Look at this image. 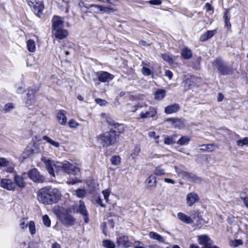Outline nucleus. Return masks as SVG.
Masks as SVG:
<instances>
[{"label": "nucleus", "instance_id": "1", "mask_svg": "<svg viewBox=\"0 0 248 248\" xmlns=\"http://www.w3.org/2000/svg\"><path fill=\"white\" fill-rule=\"evenodd\" d=\"M42 161L45 164L48 173L52 176H55V171L56 173L63 171L73 175H76L80 171V169L77 166V164H72L67 161L54 163L53 161L46 157H43Z\"/></svg>", "mask_w": 248, "mask_h": 248}, {"label": "nucleus", "instance_id": "2", "mask_svg": "<svg viewBox=\"0 0 248 248\" xmlns=\"http://www.w3.org/2000/svg\"><path fill=\"white\" fill-rule=\"evenodd\" d=\"M62 197L61 191L56 188L46 186L40 189L38 192V201L45 205H52L58 202Z\"/></svg>", "mask_w": 248, "mask_h": 248}, {"label": "nucleus", "instance_id": "3", "mask_svg": "<svg viewBox=\"0 0 248 248\" xmlns=\"http://www.w3.org/2000/svg\"><path fill=\"white\" fill-rule=\"evenodd\" d=\"M116 132L115 130L104 132L99 135L98 140L103 146H109L117 140L118 135L117 136Z\"/></svg>", "mask_w": 248, "mask_h": 248}, {"label": "nucleus", "instance_id": "4", "mask_svg": "<svg viewBox=\"0 0 248 248\" xmlns=\"http://www.w3.org/2000/svg\"><path fill=\"white\" fill-rule=\"evenodd\" d=\"M213 66L215 67L219 73L223 75H228L232 73V68L227 64L220 58H217L213 62Z\"/></svg>", "mask_w": 248, "mask_h": 248}, {"label": "nucleus", "instance_id": "5", "mask_svg": "<svg viewBox=\"0 0 248 248\" xmlns=\"http://www.w3.org/2000/svg\"><path fill=\"white\" fill-rule=\"evenodd\" d=\"M60 219L66 227L72 226L76 223V219L67 211L60 215Z\"/></svg>", "mask_w": 248, "mask_h": 248}, {"label": "nucleus", "instance_id": "6", "mask_svg": "<svg viewBox=\"0 0 248 248\" xmlns=\"http://www.w3.org/2000/svg\"><path fill=\"white\" fill-rule=\"evenodd\" d=\"M89 9L95 13H98L100 12L103 13L114 12L116 11V9L111 6L104 7L95 4L90 5L89 6Z\"/></svg>", "mask_w": 248, "mask_h": 248}, {"label": "nucleus", "instance_id": "7", "mask_svg": "<svg viewBox=\"0 0 248 248\" xmlns=\"http://www.w3.org/2000/svg\"><path fill=\"white\" fill-rule=\"evenodd\" d=\"M38 89L36 87H30L28 89L27 93V99L26 101V105L27 106H30L35 103V94L37 93Z\"/></svg>", "mask_w": 248, "mask_h": 248}, {"label": "nucleus", "instance_id": "8", "mask_svg": "<svg viewBox=\"0 0 248 248\" xmlns=\"http://www.w3.org/2000/svg\"><path fill=\"white\" fill-rule=\"evenodd\" d=\"M28 175L29 177L34 182L42 183L44 181V177L41 175L37 169L35 168L30 170Z\"/></svg>", "mask_w": 248, "mask_h": 248}, {"label": "nucleus", "instance_id": "9", "mask_svg": "<svg viewBox=\"0 0 248 248\" xmlns=\"http://www.w3.org/2000/svg\"><path fill=\"white\" fill-rule=\"evenodd\" d=\"M133 243L131 242L128 236L123 235L117 238L116 244L120 248H128L132 246Z\"/></svg>", "mask_w": 248, "mask_h": 248}, {"label": "nucleus", "instance_id": "10", "mask_svg": "<svg viewBox=\"0 0 248 248\" xmlns=\"http://www.w3.org/2000/svg\"><path fill=\"white\" fill-rule=\"evenodd\" d=\"M77 212L80 213L81 215L83 216L85 223H88L89 221L88 217L89 214L86 209V207L84 202L81 201H80L79 202V205L78 209H77Z\"/></svg>", "mask_w": 248, "mask_h": 248}, {"label": "nucleus", "instance_id": "11", "mask_svg": "<svg viewBox=\"0 0 248 248\" xmlns=\"http://www.w3.org/2000/svg\"><path fill=\"white\" fill-rule=\"evenodd\" d=\"M52 31L60 30L64 27L62 18L58 16H54L52 18Z\"/></svg>", "mask_w": 248, "mask_h": 248}, {"label": "nucleus", "instance_id": "12", "mask_svg": "<svg viewBox=\"0 0 248 248\" xmlns=\"http://www.w3.org/2000/svg\"><path fill=\"white\" fill-rule=\"evenodd\" d=\"M199 200V197L197 193L192 192L188 193L186 198V203L189 206H191Z\"/></svg>", "mask_w": 248, "mask_h": 248}, {"label": "nucleus", "instance_id": "13", "mask_svg": "<svg viewBox=\"0 0 248 248\" xmlns=\"http://www.w3.org/2000/svg\"><path fill=\"white\" fill-rule=\"evenodd\" d=\"M198 240L200 244L203 245L204 246L207 247V248L213 245V241L208 235L205 234L199 236Z\"/></svg>", "mask_w": 248, "mask_h": 248}, {"label": "nucleus", "instance_id": "14", "mask_svg": "<svg viewBox=\"0 0 248 248\" xmlns=\"http://www.w3.org/2000/svg\"><path fill=\"white\" fill-rule=\"evenodd\" d=\"M167 121L171 122L173 126L175 128L181 129L185 126V120L183 119L170 118Z\"/></svg>", "mask_w": 248, "mask_h": 248}, {"label": "nucleus", "instance_id": "15", "mask_svg": "<svg viewBox=\"0 0 248 248\" xmlns=\"http://www.w3.org/2000/svg\"><path fill=\"white\" fill-rule=\"evenodd\" d=\"M0 184L2 187L8 190H13L15 188L14 183L10 179H3L1 181Z\"/></svg>", "mask_w": 248, "mask_h": 248}, {"label": "nucleus", "instance_id": "16", "mask_svg": "<svg viewBox=\"0 0 248 248\" xmlns=\"http://www.w3.org/2000/svg\"><path fill=\"white\" fill-rule=\"evenodd\" d=\"M156 110L153 107H150L148 111L145 112H142L140 113V116L141 119L148 118L154 117L156 114Z\"/></svg>", "mask_w": 248, "mask_h": 248}, {"label": "nucleus", "instance_id": "17", "mask_svg": "<svg viewBox=\"0 0 248 248\" xmlns=\"http://www.w3.org/2000/svg\"><path fill=\"white\" fill-rule=\"evenodd\" d=\"M52 32L55 38L60 40L65 38L68 34L67 31L64 29L63 28L60 30L52 31Z\"/></svg>", "mask_w": 248, "mask_h": 248}, {"label": "nucleus", "instance_id": "18", "mask_svg": "<svg viewBox=\"0 0 248 248\" xmlns=\"http://www.w3.org/2000/svg\"><path fill=\"white\" fill-rule=\"evenodd\" d=\"M145 184L147 188H154L156 185V178L154 175H151L146 181Z\"/></svg>", "mask_w": 248, "mask_h": 248}, {"label": "nucleus", "instance_id": "19", "mask_svg": "<svg viewBox=\"0 0 248 248\" xmlns=\"http://www.w3.org/2000/svg\"><path fill=\"white\" fill-rule=\"evenodd\" d=\"M184 176L187 180L191 182L199 183L202 180L201 178L197 176L195 174L190 172H185Z\"/></svg>", "mask_w": 248, "mask_h": 248}, {"label": "nucleus", "instance_id": "20", "mask_svg": "<svg viewBox=\"0 0 248 248\" xmlns=\"http://www.w3.org/2000/svg\"><path fill=\"white\" fill-rule=\"evenodd\" d=\"M195 78L194 77H190V78H187L183 82V84L185 90L187 91L192 88L194 86V81Z\"/></svg>", "mask_w": 248, "mask_h": 248}, {"label": "nucleus", "instance_id": "21", "mask_svg": "<svg viewBox=\"0 0 248 248\" xmlns=\"http://www.w3.org/2000/svg\"><path fill=\"white\" fill-rule=\"evenodd\" d=\"M113 78V76L107 72H102L98 76V79L102 82H107Z\"/></svg>", "mask_w": 248, "mask_h": 248}, {"label": "nucleus", "instance_id": "22", "mask_svg": "<svg viewBox=\"0 0 248 248\" xmlns=\"http://www.w3.org/2000/svg\"><path fill=\"white\" fill-rule=\"evenodd\" d=\"M180 109V106L178 104H173L167 106L165 108V112L167 114H171L176 112Z\"/></svg>", "mask_w": 248, "mask_h": 248}, {"label": "nucleus", "instance_id": "23", "mask_svg": "<svg viewBox=\"0 0 248 248\" xmlns=\"http://www.w3.org/2000/svg\"><path fill=\"white\" fill-rule=\"evenodd\" d=\"M44 9V6L41 3L35 2V5H34L33 8V11L34 14L38 17H41L42 15V11Z\"/></svg>", "mask_w": 248, "mask_h": 248}, {"label": "nucleus", "instance_id": "24", "mask_svg": "<svg viewBox=\"0 0 248 248\" xmlns=\"http://www.w3.org/2000/svg\"><path fill=\"white\" fill-rule=\"evenodd\" d=\"M14 181L16 185L20 188H24L26 186V183L22 176L15 175L14 177Z\"/></svg>", "mask_w": 248, "mask_h": 248}, {"label": "nucleus", "instance_id": "25", "mask_svg": "<svg viewBox=\"0 0 248 248\" xmlns=\"http://www.w3.org/2000/svg\"><path fill=\"white\" fill-rule=\"evenodd\" d=\"M215 32L216 30L207 31L204 34L201 36L200 38V40L201 41H205L208 40L209 39L211 38L214 36Z\"/></svg>", "mask_w": 248, "mask_h": 248}, {"label": "nucleus", "instance_id": "26", "mask_svg": "<svg viewBox=\"0 0 248 248\" xmlns=\"http://www.w3.org/2000/svg\"><path fill=\"white\" fill-rule=\"evenodd\" d=\"M57 117L59 123L62 125H65L67 122V118L63 113V111L60 110L57 113Z\"/></svg>", "mask_w": 248, "mask_h": 248}, {"label": "nucleus", "instance_id": "27", "mask_svg": "<svg viewBox=\"0 0 248 248\" xmlns=\"http://www.w3.org/2000/svg\"><path fill=\"white\" fill-rule=\"evenodd\" d=\"M177 216L179 219L186 223L188 224L192 222V218L183 213H179Z\"/></svg>", "mask_w": 248, "mask_h": 248}, {"label": "nucleus", "instance_id": "28", "mask_svg": "<svg viewBox=\"0 0 248 248\" xmlns=\"http://www.w3.org/2000/svg\"><path fill=\"white\" fill-rule=\"evenodd\" d=\"M107 121L109 124L114 126L115 128L116 129L118 128V130L119 133H122L124 131V128L122 124L115 123V122L110 118H108Z\"/></svg>", "mask_w": 248, "mask_h": 248}, {"label": "nucleus", "instance_id": "29", "mask_svg": "<svg viewBox=\"0 0 248 248\" xmlns=\"http://www.w3.org/2000/svg\"><path fill=\"white\" fill-rule=\"evenodd\" d=\"M166 95V91L163 89H158L155 93V98L156 100H162Z\"/></svg>", "mask_w": 248, "mask_h": 248}, {"label": "nucleus", "instance_id": "30", "mask_svg": "<svg viewBox=\"0 0 248 248\" xmlns=\"http://www.w3.org/2000/svg\"><path fill=\"white\" fill-rule=\"evenodd\" d=\"M27 49L31 52H34L36 50V45L34 40L29 39L27 42Z\"/></svg>", "mask_w": 248, "mask_h": 248}, {"label": "nucleus", "instance_id": "31", "mask_svg": "<svg viewBox=\"0 0 248 248\" xmlns=\"http://www.w3.org/2000/svg\"><path fill=\"white\" fill-rule=\"evenodd\" d=\"M149 236L151 238L156 240L159 242H164V239L163 237L155 232H150L149 233Z\"/></svg>", "mask_w": 248, "mask_h": 248}, {"label": "nucleus", "instance_id": "32", "mask_svg": "<svg viewBox=\"0 0 248 248\" xmlns=\"http://www.w3.org/2000/svg\"><path fill=\"white\" fill-rule=\"evenodd\" d=\"M181 55L185 59H189L192 57V54L190 49L186 47L182 50Z\"/></svg>", "mask_w": 248, "mask_h": 248}, {"label": "nucleus", "instance_id": "33", "mask_svg": "<svg viewBox=\"0 0 248 248\" xmlns=\"http://www.w3.org/2000/svg\"><path fill=\"white\" fill-rule=\"evenodd\" d=\"M176 137V135H173L170 136H167L164 139V143L167 145H170L175 143L176 142L175 139Z\"/></svg>", "mask_w": 248, "mask_h": 248}, {"label": "nucleus", "instance_id": "34", "mask_svg": "<svg viewBox=\"0 0 248 248\" xmlns=\"http://www.w3.org/2000/svg\"><path fill=\"white\" fill-rule=\"evenodd\" d=\"M190 138L187 136H182L181 138L177 141V143L180 145H187L190 140Z\"/></svg>", "mask_w": 248, "mask_h": 248}, {"label": "nucleus", "instance_id": "35", "mask_svg": "<svg viewBox=\"0 0 248 248\" xmlns=\"http://www.w3.org/2000/svg\"><path fill=\"white\" fill-rule=\"evenodd\" d=\"M142 65H143V67L142 68L141 71L143 75L144 76H150L151 75V71L150 69L147 67L149 66V63L142 62Z\"/></svg>", "mask_w": 248, "mask_h": 248}, {"label": "nucleus", "instance_id": "36", "mask_svg": "<svg viewBox=\"0 0 248 248\" xmlns=\"http://www.w3.org/2000/svg\"><path fill=\"white\" fill-rule=\"evenodd\" d=\"M43 140H46L47 143L50 145L54 146L56 148H58L60 146V143L58 142L55 141L47 136H43L42 137Z\"/></svg>", "mask_w": 248, "mask_h": 248}, {"label": "nucleus", "instance_id": "37", "mask_svg": "<svg viewBox=\"0 0 248 248\" xmlns=\"http://www.w3.org/2000/svg\"><path fill=\"white\" fill-rule=\"evenodd\" d=\"M215 144H203L201 145V148L200 150L202 151H207L209 152H213L215 150Z\"/></svg>", "mask_w": 248, "mask_h": 248}, {"label": "nucleus", "instance_id": "38", "mask_svg": "<svg viewBox=\"0 0 248 248\" xmlns=\"http://www.w3.org/2000/svg\"><path fill=\"white\" fill-rule=\"evenodd\" d=\"M223 19L225 22V26L230 28L231 27V24L230 22V16L228 12L225 13L223 16Z\"/></svg>", "mask_w": 248, "mask_h": 248}, {"label": "nucleus", "instance_id": "39", "mask_svg": "<svg viewBox=\"0 0 248 248\" xmlns=\"http://www.w3.org/2000/svg\"><path fill=\"white\" fill-rule=\"evenodd\" d=\"M103 245L106 248H115L114 243L109 240H105L103 241Z\"/></svg>", "mask_w": 248, "mask_h": 248}, {"label": "nucleus", "instance_id": "40", "mask_svg": "<svg viewBox=\"0 0 248 248\" xmlns=\"http://www.w3.org/2000/svg\"><path fill=\"white\" fill-rule=\"evenodd\" d=\"M162 58L165 61L167 62L171 65H173L174 61L171 55L168 54H162Z\"/></svg>", "mask_w": 248, "mask_h": 248}, {"label": "nucleus", "instance_id": "41", "mask_svg": "<svg viewBox=\"0 0 248 248\" xmlns=\"http://www.w3.org/2000/svg\"><path fill=\"white\" fill-rule=\"evenodd\" d=\"M15 108V105L12 103H9L5 105L3 108V111L5 113L10 112Z\"/></svg>", "mask_w": 248, "mask_h": 248}, {"label": "nucleus", "instance_id": "42", "mask_svg": "<svg viewBox=\"0 0 248 248\" xmlns=\"http://www.w3.org/2000/svg\"><path fill=\"white\" fill-rule=\"evenodd\" d=\"M29 228L31 234L33 235L36 233L35 226L34 221H31L28 224Z\"/></svg>", "mask_w": 248, "mask_h": 248}, {"label": "nucleus", "instance_id": "43", "mask_svg": "<svg viewBox=\"0 0 248 248\" xmlns=\"http://www.w3.org/2000/svg\"><path fill=\"white\" fill-rule=\"evenodd\" d=\"M62 207L59 205H55L53 207L52 209L53 212L57 216H59L60 217V215L61 214H63V213L62 212Z\"/></svg>", "mask_w": 248, "mask_h": 248}, {"label": "nucleus", "instance_id": "44", "mask_svg": "<svg viewBox=\"0 0 248 248\" xmlns=\"http://www.w3.org/2000/svg\"><path fill=\"white\" fill-rule=\"evenodd\" d=\"M140 152V148L139 146H136L132 151L131 156L133 158H135Z\"/></svg>", "mask_w": 248, "mask_h": 248}, {"label": "nucleus", "instance_id": "45", "mask_svg": "<svg viewBox=\"0 0 248 248\" xmlns=\"http://www.w3.org/2000/svg\"><path fill=\"white\" fill-rule=\"evenodd\" d=\"M237 145L240 147H242L244 145H248V137L238 140L237 141Z\"/></svg>", "mask_w": 248, "mask_h": 248}, {"label": "nucleus", "instance_id": "46", "mask_svg": "<svg viewBox=\"0 0 248 248\" xmlns=\"http://www.w3.org/2000/svg\"><path fill=\"white\" fill-rule=\"evenodd\" d=\"M43 222L44 224L46 227H50L51 225V221L48 216L47 215H45L42 217Z\"/></svg>", "mask_w": 248, "mask_h": 248}, {"label": "nucleus", "instance_id": "47", "mask_svg": "<svg viewBox=\"0 0 248 248\" xmlns=\"http://www.w3.org/2000/svg\"><path fill=\"white\" fill-rule=\"evenodd\" d=\"M132 246L134 248H147L142 242L139 241H135L133 243Z\"/></svg>", "mask_w": 248, "mask_h": 248}, {"label": "nucleus", "instance_id": "48", "mask_svg": "<svg viewBox=\"0 0 248 248\" xmlns=\"http://www.w3.org/2000/svg\"><path fill=\"white\" fill-rule=\"evenodd\" d=\"M111 162L114 165H118L120 163L121 158L119 156H113L111 157Z\"/></svg>", "mask_w": 248, "mask_h": 248}, {"label": "nucleus", "instance_id": "49", "mask_svg": "<svg viewBox=\"0 0 248 248\" xmlns=\"http://www.w3.org/2000/svg\"><path fill=\"white\" fill-rule=\"evenodd\" d=\"M75 192L76 196L78 198H83L86 194V191L84 189H78Z\"/></svg>", "mask_w": 248, "mask_h": 248}, {"label": "nucleus", "instance_id": "50", "mask_svg": "<svg viewBox=\"0 0 248 248\" xmlns=\"http://www.w3.org/2000/svg\"><path fill=\"white\" fill-rule=\"evenodd\" d=\"M9 164V162L4 158H0V167H6Z\"/></svg>", "mask_w": 248, "mask_h": 248}, {"label": "nucleus", "instance_id": "51", "mask_svg": "<svg viewBox=\"0 0 248 248\" xmlns=\"http://www.w3.org/2000/svg\"><path fill=\"white\" fill-rule=\"evenodd\" d=\"M243 244V242L240 239L235 240L232 242L231 245L233 247H236Z\"/></svg>", "mask_w": 248, "mask_h": 248}, {"label": "nucleus", "instance_id": "52", "mask_svg": "<svg viewBox=\"0 0 248 248\" xmlns=\"http://www.w3.org/2000/svg\"><path fill=\"white\" fill-rule=\"evenodd\" d=\"M143 107H147V105L146 104L144 103V104H138L137 106H133L132 107V108H131V111L132 112H135L136 111L137 109L138 108H142Z\"/></svg>", "mask_w": 248, "mask_h": 248}, {"label": "nucleus", "instance_id": "53", "mask_svg": "<svg viewBox=\"0 0 248 248\" xmlns=\"http://www.w3.org/2000/svg\"><path fill=\"white\" fill-rule=\"evenodd\" d=\"M68 124L71 128H76L78 125V124L73 119H71L69 121Z\"/></svg>", "mask_w": 248, "mask_h": 248}, {"label": "nucleus", "instance_id": "54", "mask_svg": "<svg viewBox=\"0 0 248 248\" xmlns=\"http://www.w3.org/2000/svg\"><path fill=\"white\" fill-rule=\"evenodd\" d=\"M164 173V170L160 168H157L155 170V174L156 175H162Z\"/></svg>", "mask_w": 248, "mask_h": 248}, {"label": "nucleus", "instance_id": "55", "mask_svg": "<svg viewBox=\"0 0 248 248\" xmlns=\"http://www.w3.org/2000/svg\"><path fill=\"white\" fill-rule=\"evenodd\" d=\"M95 102L100 106H105L107 103V102L106 100L100 98L96 99Z\"/></svg>", "mask_w": 248, "mask_h": 248}, {"label": "nucleus", "instance_id": "56", "mask_svg": "<svg viewBox=\"0 0 248 248\" xmlns=\"http://www.w3.org/2000/svg\"><path fill=\"white\" fill-rule=\"evenodd\" d=\"M102 194L104 196V199L106 201L108 200V197L109 196V191L106 189L102 191Z\"/></svg>", "mask_w": 248, "mask_h": 248}, {"label": "nucleus", "instance_id": "57", "mask_svg": "<svg viewBox=\"0 0 248 248\" xmlns=\"http://www.w3.org/2000/svg\"><path fill=\"white\" fill-rule=\"evenodd\" d=\"M148 135H149V136L150 137H151V138H154L155 139V140H157L159 138V136H156L155 135V133L154 132V131H151V132H149V133H148ZM156 142L157 143L158 142V141L156 140Z\"/></svg>", "mask_w": 248, "mask_h": 248}, {"label": "nucleus", "instance_id": "58", "mask_svg": "<svg viewBox=\"0 0 248 248\" xmlns=\"http://www.w3.org/2000/svg\"><path fill=\"white\" fill-rule=\"evenodd\" d=\"M149 3L152 5H159L161 4V1L160 0H151Z\"/></svg>", "mask_w": 248, "mask_h": 248}, {"label": "nucleus", "instance_id": "59", "mask_svg": "<svg viewBox=\"0 0 248 248\" xmlns=\"http://www.w3.org/2000/svg\"><path fill=\"white\" fill-rule=\"evenodd\" d=\"M191 216L192 220H196L197 221H198V220L199 219V213L196 212H194L191 215Z\"/></svg>", "mask_w": 248, "mask_h": 248}, {"label": "nucleus", "instance_id": "60", "mask_svg": "<svg viewBox=\"0 0 248 248\" xmlns=\"http://www.w3.org/2000/svg\"><path fill=\"white\" fill-rule=\"evenodd\" d=\"M165 75L168 77L170 79H171L173 76L172 73L170 70H166Z\"/></svg>", "mask_w": 248, "mask_h": 248}, {"label": "nucleus", "instance_id": "61", "mask_svg": "<svg viewBox=\"0 0 248 248\" xmlns=\"http://www.w3.org/2000/svg\"><path fill=\"white\" fill-rule=\"evenodd\" d=\"M24 91V88L21 85L18 86L16 87V92L18 93H22Z\"/></svg>", "mask_w": 248, "mask_h": 248}, {"label": "nucleus", "instance_id": "62", "mask_svg": "<svg viewBox=\"0 0 248 248\" xmlns=\"http://www.w3.org/2000/svg\"><path fill=\"white\" fill-rule=\"evenodd\" d=\"M205 7L206 9V11H211L213 10V8L211 5L209 3H206L205 5Z\"/></svg>", "mask_w": 248, "mask_h": 248}, {"label": "nucleus", "instance_id": "63", "mask_svg": "<svg viewBox=\"0 0 248 248\" xmlns=\"http://www.w3.org/2000/svg\"><path fill=\"white\" fill-rule=\"evenodd\" d=\"M96 202L97 204L100 205L102 207H105V205L102 203V200L100 198L98 197L96 199Z\"/></svg>", "mask_w": 248, "mask_h": 248}, {"label": "nucleus", "instance_id": "64", "mask_svg": "<svg viewBox=\"0 0 248 248\" xmlns=\"http://www.w3.org/2000/svg\"><path fill=\"white\" fill-rule=\"evenodd\" d=\"M28 226V224H26L24 220L21 221L20 223V227L21 229H24L26 228Z\"/></svg>", "mask_w": 248, "mask_h": 248}]
</instances>
